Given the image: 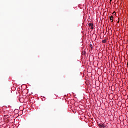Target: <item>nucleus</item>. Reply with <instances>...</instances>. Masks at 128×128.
I'll use <instances>...</instances> for the list:
<instances>
[{
    "label": "nucleus",
    "mask_w": 128,
    "mask_h": 128,
    "mask_svg": "<svg viewBox=\"0 0 128 128\" xmlns=\"http://www.w3.org/2000/svg\"><path fill=\"white\" fill-rule=\"evenodd\" d=\"M127 64H128V62Z\"/></svg>",
    "instance_id": "nucleus-9"
},
{
    "label": "nucleus",
    "mask_w": 128,
    "mask_h": 128,
    "mask_svg": "<svg viewBox=\"0 0 128 128\" xmlns=\"http://www.w3.org/2000/svg\"><path fill=\"white\" fill-rule=\"evenodd\" d=\"M89 26H91V29L94 30V24L92 23H89L88 24Z\"/></svg>",
    "instance_id": "nucleus-1"
},
{
    "label": "nucleus",
    "mask_w": 128,
    "mask_h": 128,
    "mask_svg": "<svg viewBox=\"0 0 128 128\" xmlns=\"http://www.w3.org/2000/svg\"><path fill=\"white\" fill-rule=\"evenodd\" d=\"M112 14H116V12H114L112 13Z\"/></svg>",
    "instance_id": "nucleus-7"
},
{
    "label": "nucleus",
    "mask_w": 128,
    "mask_h": 128,
    "mask_svg": "<svg viewBox=\"0 0 128 128\" xmlns=\"http://www.w3.org/2000/svg\"><path fill=\"white\" fill-rule=\"evenodd\" d=\"M127 66H128V64H127Z\"/></svg>",
    "instance_id": "nucleus-8"
},
{
    "label": "nucleus",
    "mask_w": 128,
    "mask_h": 128,
    "mask_svg": "<svg viewBox=\"0 0 128 128\" xmlns=\"http://www.w3.org/2000/svg\"><path fill=\"white\" fill-rule=\"evenodd\" d=\"M110 2H112V0H110Z\"/></svg>",
    "instance_id": "nucleus-10"
},
{
    "label": "nucleus",
    "mask_w": 128,
    "mask_h": 128,
    "mask_svg": "<svg viewBox=\"0 0 128 128\" xmlns=\"http://www.w3.org/2000/svg\"><path fill=\"white\" fill-rule=\"evenodd\" d=\"M118 24H119L120 23V18H118Z\"/></svg>",
    "instance_id": "nucleus-6"
},
{
    "label": "nucleus",
    "mask_w": 128,
    "mask_h": 128,
    "mask_svg": "<svg viewBox=\"0 0 128 128\" xmlns=\"http://www.w3.org/2000/svg\"><path fill=\"white\" fill-rule=\"evenodd\" d=\"M102 42L103 44H106V40H102Z\"/></svg>",
    "instance_id": "nucleus-4"
},
{
    "label": "nucleus",
    "mask_w": 128,
    "mask_h": 128,
    "mask_svg": "<svg viewBox=\"0 0 128 128\" xmlns=\"http://www.w3.org/2000/svg\"><path fill=\"white\" fill-rule=\"evenodd\" d=\"M110 20L112 22H114V16H110Z\"/></svg>",
    "instance_id": "nucleus-2"
},
{
    "label": "nucleus",
    "mask_w": 128,
    "mask_h": 128,
    "mask_svg": "<svg viewBox=\"0 0 128 128\" xmlns=\"http://www.w3.org/2000/svg\"><path fill=\"white\" fill-rule=\"evenodd\" d=\"M98 126L99 128H104V124H100Z\"/></svg>",
    "instance_id": "nucleus-3"
},
{
    "label": "nucleus",
    "mask_w": 128,
    "mask_h": 128,
    "mask_svg": "<svg viewBox=\"0 0 128 128\" xmlns=\"http://www.w3.org/2000/svg\"><path fill=\"white\" fill-rule=\"evenodd\" d=\"M90 46L91 50H92V44H90Z\"/></svg>",
    "instance_id": "nucleus-5"
}]
</instances>
